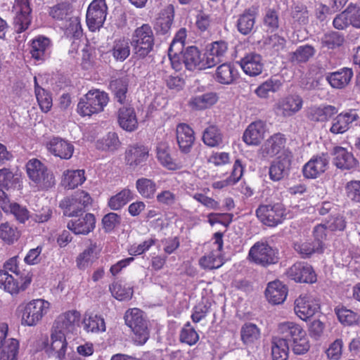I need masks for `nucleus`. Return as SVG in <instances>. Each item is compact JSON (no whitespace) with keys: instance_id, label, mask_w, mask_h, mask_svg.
<instances>
[{"instance_id":"f257e3e1","label":"nucleus","mask_w":360,"mask_h":360,"mask_svg":"<svg viewBox=\"0 0 360 360\" xmlns=\"http://www.w3.org/2000/svg\"><path fill=\"white\" fill-rule=\"evenodd\" d=\"M4 270H0V288L12 295L25 291L32 282V276L22 274L19 269L18 257H13L4 264Z\"/></svg>"},{"instance_id":"f03ea898","label":"nucleus","mask_w":360,"mask_h":360,"mask_svg":"<svg viewBox=\"0 0 360 360\" xmlns=\"http://www.w3.org/2000/svg\"><path fill=\"white\" fill-rule=\"evenodd\" d=\"M155 34L151 26L144 23L137 27L133 32L130 40L134 57L143 60L153 51Z\"/></svg>"},{"instance_id":"7ed1b4c3","label":"nucleus","mask_w":360,"mask_h":360,"mask_svg":"<svg viewBox=\"0 0 360 360\" xmlns=\"http://www.w3.org/2000/svg\"><path fill=\"white\" fill-rule=\"evenodd\" d=\"M26 173L30 181L39 190H48L55 185V178L45 164L37 158H32L25 165Z\"/></svg>"},{"instance_id":"20e7f679","label":"nucleus","mask_w":360,"mask_h":360,"mask_svg":"<svg viewBox=\"0 0 360 360\" xmlns=\"http://www.w3.org/2000/svg\"><path fill=\"white\" fill-rule=\"evenodd\" d=\"M108 101V94L98 89H91L80 98L77 110L82 117H90L102 112Z\"/></svg>"},{"instance_id":"39448f33","label":"nucleus","mask_w":360,"mask_h":360,"mask_svg":"<svg viewBox=\"0 0 360 360\" xmlns=\"http://www.w3.org/2000/svg\"><path fill=\"white\" fill-rule=\"evenodd\" d=\"M124 321L134 334V341L139 345H144L149 338V330L147 321L143 317V311L138 308L127 310Z\"/></svg>"},{"instance_id":"423d86ee","label":"nucleus","mask_w":360,"mask_h":360,"mask_svg":"<svg viewBox=\"0 0 360 360\" xmlns=\"http://www.w3.org/2000/svg\"><path fill=\"white\" fill-rule=\"evenodd\" d=\"M49 302L42 299H36L21 304V324L25 326H35L46 314L49 309Z\"/></svg>"},{"instance_id":"0eeeda50","label":"nucleus","mask_w":360,"mask_h":360,"mask_svg":"<svg viewBox=\"0 0 360 360\" xmlns=\"http://www.w3.org/2000/svg\"><path fill=\"white\" fill-rule=\"evenodd\" d=\"M256 216L264 225L276 227L286 218V210L281 203L262 204L257 208Z\"/></svg>"},{"instance_id":"6e6552de","label":"nucleus","mask_w":360,"mask_h":360,"mask_svg":"<svg viewBox=\"0 0 360 360\" xmlns=\"http://www.w3.org/2000/svg\"><path fill=\"white\" fill-rule=\"evenodd\" d=\"M249 261L262 266H268L278 262L276 251L267 243L258 241L250 249Z\"/></svg>"},{"instance_id":"1a4fd4ad","label":"nucleus","mask_w":360,"mask_h":360,"mask_svg":"<svg viewBox=\"0 0 360 360\" xmlns=\"http://www.w3.org/2000/svg\"><path fill=\"white\" fill-rule=\"evenodd\" d=\"M107 11L105 0L92 1L86 15V25L89 30L95 32L103 26L106 18Z\"/></svg>"},{"instance_id":"9d476101","label":"nucleus","mask_w":360,"mask_h":360,"mask_svg":"<svg viewBox=\"0 0 360 360\" xmlns=\"http://www.w3.org/2000/svg\"><path fill=\"white\" fill-rule=\"evenodd\" d=\"M8 333L7 323H0V360H17L19 352L20 343L15 338H9L6 340Z\"/></svg>"},{"instance_id":"9b49d317","label":"nucleus","mask_w":360,"mask_h":360,"mask_svg":"<svg viewBox=\"0 0 360 360\" xmlns=\"http://www.w3.org/2000/svg\"><path fill=\"white\" fill-rule=\"evenodd\" d=\"M183 63L188 70L195 71L210 68L205 52L202 53L194 46L183 51Z\"/></svg>"},{"instance_id":"f8f14e48","label":"nucleus","mask_w":360,"mask_h":360,"mask_svg":"<svg viewBox=\"0 0 360 360\" xmlns=\"http://www.w3.org/2000/svg\"><path fill=\"white\" fill-rule=\"evenodd\" d=\"M294 304V312L297 316L304 321L313 316L321 309L320 300L312 296H300Z\"/></svg>"},{"instance_id":"ddd939ff","label":"nucleus","mask_w":360,"mask_h":360,"mask_svg":"<svg viewBox=\"0 0 360 360\" xmlns=\"http://www.w3.org/2000/svg\"><path fill=\"white\" fill-rule=\"evenodd\" d=\"M88 241L89 245L75 259L76 266L82 271L91 267L98 260L102 251V247L97 242L91 239Z\"/></svg>"},{"instance_id":"4468645a","label":"nucleus","mask_w":360,"mask_h":360,"mask_svg":"<svg viewBox=\"0 0 360 360\" xmlns=\"http://www.w3.org/2000/svg\"><path fill=\"white\" fill-rule=\"evenodd\" d=\"M14 8L17 12L13 25L18 33H22L28 29L32 21L30 0H15Z\"/></svg>"},{"instance_id":"2eb2a0df","label":"nucleus","mask_w":360,"mask_h":360,"mask_svg":"<svg viewBox=\"0 0 360 360\" xmlns=\"http://www.w3.org/2000/svg\"><path fill=\"white\" fill-rule=\"evenodd\" d=\"M30 53L37 61H44L51 54V41L49 38L38 35L30 41Z\"/></svg>"},{"instance_id":"dca6fc26","label":"nucleus","mask_w":360,"mask_h":360,"mask_svg":"<svg viewBox=\"0 0 360 360\" xmlns=\"http://www.w3.org/2000/svg\"><path fill=\"white\" fill-rule=\"evenodd\" d=\"M359 119L356 110H349L338 114L331 121L329 131L333 134H344L349 129L352 124Z\"/></svg>"},{"instance_id":"f3484780","label":"nucleus","mask_w":360,"mask_h":360,"mask_svg":"<svg viewBox=\"0 0 360 360\" xmlns=\"http://www.w3.org/2000/svg\"><path fill=\"white\" fill-rule=\"evenodd\" d=\"M81 319V314L76 309L68 310L60 314L54 321L53 329L68 334L72 333Z\"/></svg>"},{"instance_id":"a211bd4d","label":"nucleus","mask_w":360,"mask_h":360,"mask_svg":"<svg viewBox=\"0 0 360 360\" xmlns=\"http://www.w3.org/2000/svg\"><path fill=\"white\" fill-rule=\"evenodd\" d=\"M285 143L286 139L283 134H274L262 145L259 153L264 158H273L285 148Z\"/></svg>"},{"instance_id":"6ab92c4d","label":"nucleus","mask_w":360,"mask_h":360,"mask_svg":"<svg viewBox=\"0 0 360 360\" xmlns=\"http://www.w3.org/2000/svg\"><path fill=\"white\" fill-rule=\"evenodd\" d=\"M176 137L180 151L190 153L195 140L193 129L188 124L179 123L176 128Z\"/></svg>"},{"instance_id":"aec40b11","label":"nucleus","mask_w":360,"mask_h":360,"mask_svg":"<svg viewBox=\"0 0 360 360\" xmlns=\"http://www.w3.org/2000/svg\"><path fill=\"white\" fill-rule=\"evenodd\" d=\"M66 335L67 334L60 332V330L52 329L51 344L48 349L49 356L58 360L65 359L68 349Z\"/></svg>"},{"instance_id":"412c9836","label":"nucleus","mask_w":360,"mask_h":360,"mask_svg":"<svg viewBox=\"0 0 360 360\" xmlns=\"http://www.w3.org/2000/svg\"><path fill=\"white\" fill-rule=\"evenodd\" d=\"M67 227L75 235H88L96 227V217L91 213H86L82 217L69 221Z\"/></svg>"},{"instance_id":"4be33fe9","label":"nucleus","mask_w":360,"mask_h":360,"mask_svg":"<svg viewBox=\"0 0 360 360\" xmlns=\"http://www.w3.org/2000/svg\"><path fill=\"white\" fill-rule=\"evenodd\" d=\"M266 131L264 122L257 120L250 123L243 135V141L249 146H258L264 139Z\"/></svg>"},{"instance_id":"5701e85b","label":"nucleus","mask_w":360,"mask_h":360,"mask_svg":"<svg viewBox=\"0 0 360 360\" xmlns=\"http://www.w3.org/2000/svg\"><path fill=\"white\" fill-rule=\"evenodd\" d=\"M240 77L238 70L232 63H224L215 70L214 79L221 84L229 85L235 83Z\"/></svg>"},{"instance_id":"b1692460","label":"nucleus","mask_w":360,"mask_h":360,"mask_svg":"<svg viewBox=\"0 0 360 360\" xmlns=\"http://www.w3.org/2000/svg\"><path fill=\"white\" fill-rule=\"evenodd\" d=\"M48 150L54 156L61 159H70L74 152L73 145L60 137H53L46 143Z\"/></svg>"},{"instance_id":"393cba45","label":"nucleus","mask_w":360,"mask_h":360,"mask_svg":"<svg viewBox=\"0 0 360 360\" xmlns=\"http://www.w3.org/2000/svg\"><path fill=\"white\" fill-rule=\"evenodd\" d=\"M238 63L244 73L250 77L260 75L264 68L262 58L256 53H247Z\"/></svg>"},{"instance_id":"a878e982","label":"nucleus","mask_w":360,"mask_h":360,"mask_svg":"<svg viewBox=\"0 0 360 360\" xmlns=\"http://www.w3.org/2000/svg\"><path fill=\"white\" fill-rule=\"evenodd\" d=\"M117 122L120 127L127 131L136 130L139 124L134 108L130 105L120 108L117 112Z\"/></svg>"},{"instance_id":"bb28decb","label":"nucleus","mask_w":360,"mask_h":360,"mask_svg":"<svg viewBox=\"0 0 360 360\" xmlns=\"http://www.w3.org/2000/svg\"><path fill=\"white\" fill-rule=\"evenodd\" d=\"M328 165L327 155L322 154L311 158L302 168L304 176L308 179H315L323 173Z\"/></svg>"},{"instance_id":"cd10ccee","label":"nucleus","mask_w":360,"mask_h":360,"mask_svg":"<svg viewBox=\"0 0 360 360\" xmlns=\"http://www.w3.org/2000/svg\"><path fill=\"white\" fill-rule=\"evenodd\" d=\"M83 329L86 333H100L106 330L103 317L94 311H86L82 320Z\"/></svg>"},{"instance_id":"c85d7f7f","label":"nucleus","mask_w":360,"mask_h":360,"mask_svg":"<svg viewBox=\"0 0 360 360\" xmlns=\"http://www.w3.org/2000/svg\"><path fill=\"white\" fill-rule=\"evenodd\" d=\"M267 300L273 304H282L288 295V288L280 281L269 282L265 290Z\"/></svg>"},{"instance_id":"c756f323","label":"nucleus","mask_w":360,"mask_h":360,"mask_svg":"<svg viewBox=\"0 0 360 360\" xmlns=\"http://www.w3.org/2000/svg\"><path fill=\"white\" fill-rule=\"evenodd\" d=\"M20 179L7 167L0 169V200L8 198L6 191L14 190L20 185Z\"/></svg>"},{"instance_id":"7c9ffc66","label":"nucleus","mask_w":360,"mask_h":360,"mask_svg":"<svg viewBox=\"0 0 360 360\" xmlns=\"http://www.w3.org/2000/svg\"><path fill=\"white\" fill-rule=\"evenodd\" d=\"M156 158L160 164L169 170H178L182 167V165L172 158L169 146L165 143H160L158 145Z\"/></svg>"},{"instance_id":"2f4dec72","label":"nucleus","mask_w":360,"mask_h":360,"mask_svg":"<svg viewBox=\"0 0 360 360\" xmlns=\"http://www.w3.org/2000/svg\"><path fill=\"white\" fill-rule=\"evenodd\" d=\"M227 50V43L224 41H217L211 44L210 47L205 51L210 68L223 60Z\"/></svg>"},{"instance_id":"473e14b6","label":"nucleus","mask_w":360,"mask_h":360,"mask_svg":"<svg viewBox=\"0 0 360 360\" xmlns=\"http://www.w3.org/2000/svg\"><path fill=\"white\" fill-rule=\"evenodd\" d=\"M352 77V70L349 68H343L336 72L329 73L326 77V80L332 87L342 89L349 84Z\"/></svg>"},{"instance_id":"72a5a7b5","label":"nucleus","mask_w":360,"mask_h":360,"mask_svg":"<svg viewBox=\"0 0 360 360\" xmlns=\"http://www.w3.org/2000/svg\"><path fill=\"white\" fill-rule=\"evenodd\" d=\"M338 112V109L331 105H321L310 108L309 117L311 121L324 122L330 120Z\"/></svg>"},{"instance_id":"f704fd0d","label":"nucleus","mask_w":360,"mask_h":360,"mask_svg":"<svg viewBox=\"0 0 360 360\" xmlns=\"http://www.w3.org/2000/svg\"><path fill=\"white\" fill-rule=\"evenodd\" d=\"M309 22V13L307 7L302 4L297 5L294 7V30L300 27L297 30L301 34V37L297 34V40L302 41L307 38V32L304 26Z\"/></svg>"},{"instance_id":"c9c22d12","label":"nucleus","mask_w":360,"mask_h":360,"mask_svg":"<svg viewBox=\"0 0 360 360\" xmlns=\"http://www.w3.org/2000/svg\"><path fill=\"white\" fill-rule=\"evenodd\" d=\"M291 165L288 156L278 157L269 168V177L273 181H279L288 174Z\"/></svg>"},{"instance_id":"e433bc0d","label":"nucleus","mask_w":360,"mask_h":360,"mask_svg":"<svg viewBox=\"0 0 360 360\" xmlns=\"http://www.w3.org/2000/svg\"><path fill=\"white\" fill-rule=\"evenodd\" d=\"M148 158V149L143 145H134L126 152L125 160L131 167H136L146 161Z\"/></svg>"},{"instance_id":"4c0bfd02","label":"nucleus","mask_w":360,"mask_h":360,"mask_svg":"<svg viewBox=\"0 0 360 360\" xmlns=\"http://www.w3.org/2000/svg\"><path fill=\"white\" fill-rule=\"evenodd\" d=\"M333 155V163L338 168L349 169L356 165L353 155L342 147H335Z\"/></svg>"},{"instance_id":"58836bf2","label":"nucleus","mask_w":360,"mask_h":360,"mask_svg":"<svg viewBox=\"0 0 360 360\" xmlns=\"http://www.w3.org/2000/svg\"><path fill=\"white\" fill-rule=\"evenodd\" d=\"M294 266V281L306 283H314L316 281V274L311 265L307 263H297Z\"/></svg>"},{"instance_id":"ea45409f","label":"nucleus","mask_w":360,"mask_h":360,"mask_svg":"<svg viewBox=\"0 0 360 360\" xmlns=\"http://www.w3.org/2000/svg\"><path fill=\"white\" fill-rule=\"evenodd\" d=\"M136 188L143 198L152 200L156 195L158 186L154 180L141 177L136 181Z\"/></svg>"},{"instance_id":"a19ab883","label":"nucleus","mask_w":360,"mask_h":360,"mask_svg":"<svg viewBox=\"0 0 360 360\" xmlns=\"http://www.w3.org/2000/svg\"><path fill=\"white\" fill-rule=\"evenodd\" d=\"M0 206L5 212L13 214L20 223H24L29 219L28 210L17 202H11L9 197L0 200Z\"/></svg>"},{"instance_id":"79ce46f5","label":"nucleus","mask_w":360,"mask_h":360,"mask_svg":"<svg viewBox=\"0 0 360 360\" xmlns=\"http://www.w3.org/2000/svg\"><path fill=\"white\" fill-rule=\"evenodd\" d=\"M130 41L124 37L116 39L110 49V53L116 61L123 62L130 55Z\"/></svg>"},{"instance_id":"37998d69","label":"nucleus","mask_w":360,"mask_h":360,"mask_svg":"<svg viewBox=\"0 0 360 360\" xmlns=\"http://www.w3.org/2000/svg\"><path fill=\"white\" fill-rule=\"evenodd\" d=\"M86 180L84 169L70 170L63 172L62 183L68 189H74L82 185Z\"/></svg>"},{"instance_id":"c03bdc74","label":"nucleus","mask_w":360,"mask_h":360,"mask_svg":"<svg viewBox=\"0 0 360 360\" xmlns=\"http://www.w3.org/2000/svg\"><path fill=\"white\" fill-rule=\"evenodd\" d=\"M310 347L306 332L300 326L294 323V354H303Z\"/></svg>"},{"instance_id":"a18cd8bd","label":"nucleus","mask_w":360,"mask_h":360,"mask_svg":"<svg viewBox=\"0 0 360 360\" xmlns=\"http://www.w3.org/2000/svg\"><path fill=\"white\" fill-rule=\"evenodd\" d=\"M218 101V96L216 93H206L201 96L192 97L188 102V105L195 110L207 109Z\"/></svg>"},{"instance_id":"49530a36","label":"nucleus","mask_w":360,"mask_h":360,"mask_svg":"<svg viewBox=\"0 0 360 360\" xmlns=\"http://www.w3.org/2000/svg\"><path fill=\"white\" fill-rule=\"evenodd\" d=\"M261 331L258 326L252 323H245L240 329V339L245 345H252L260 339Z\"/></svg>"},{"instance_id":"de8ad7c7","label":"nucleus","mask_w":360,"mask_h":360,"mask_svg":"<svg viewBox=\"0 0 360 360\" xmlns=\"http://www.w3.org/2000/svg\"><path fill=\"white\" fill-rule=\"evenodd\" d=\"M223 264L224 258L222 254L212 250L201 257L199 259V265L203 269H217Z\"/></svg>"},{"instance_id":"09e8293b","label":"nucleus","mask_w":360,"mask_h":360,"mask_svg":"<svg viewBox=\"0 0 360 360\" xmlns=\"http://www.w3.org/2000/svg\"><path fill=\"white\" fill-rule=\"evenodd\" d=\"M202 139L210 147H220L223 144V134L216 125L207 127L203 132Z\"/></svg>"},{"instance_id":"8fccbe9b","label":"nucleus","mask_w":360,"mask_h":360,"mask_svg":"<svg viewBox=\"0 0 360 360\" xmlns=\"http://www.w3.org/2000/svg\"><path fill=\"white\" fill-rule=\"evenodd\" d=\"M255 23V13L251 9H246L238 16L237 28L240 33L246 35L251 32Z\"/></svg>"},{"instance_id":"3c124183","label":"nucleus","mask_w":360,"mask_h":360,"mask_svg":"<svg viewBox=\"0 0 360 360\" xmlns=\"http://www.w3.org/2000/svg\"><path fill=\"white\" fill-rule=\"evenodd\" d=\"M283 86L281 79L271 77L262 82L255 90V94L261 98H266L270 92L275 93L280 90Z\"/></svg>"},{"instance_id":"603ef678","label":"nucleus","mask_w":360,"mask_h":360,"mask_svg":"<svg viewBox=\"0 0 360 360\" xmlns=\"http://www.w3.org/2000/svg\"><path fill=\"white\" fill-rule=\"evenodd\" d=\"M174 16V8L172 5L167 6L158 18L156 30L162 34H167L173 23Z\"/></svg>"},{"instance_id":"864d4df0","label":"nucleus","mask_w":360,"mask_h":360,"mask_svg":"<svg viewBox=\"0 0 360 360\" xmlns=\"http://www.w3.org/2000/svg\"><path fill=\"white\" fill-rule=\"evenodd\" d=\"M34 93L39 105V108L43 112H48L52 107V96L51 94L44 88L41 87L36 77H34Z\"/></svg>"},{"instance_id":"5fc2aeb1","label":"nucleus","mask_w":360,"mask_h":360,"mask_svg":"<svg viewBox=\"0 0 360 360\" xmlns=\"http://www.w3.org/2000/svg\"><path fill=\"white\" fill-rule=\"evenodd\" d=\"M134 199V194L129 188H124L108 200V206L112 210H118Z\"/></svg>"},{"instance_id":"6e6d98bb","label":"nucleus","mask_w":360,"mask_h":360,"mask_svg":"<svg viewBox=\"0 0 360 360\" xmlns=\"http://www.w3.org/2000/svg\"><path fill=\"white\" fill-rule=\"evenodd\" d=\"M20 235L18 229L8 222L2 223L0 225V239L8 245H12L18 241Z\"/></svg>"},{"instance_id":"4d7b16f0","label":"nucleus","mask_w":360,"mask_h":360,"mask_svg":"<svg viewBox=\"0 0 360 360\" xmlns=\"http://www.w3.org/2000/svg\"><path fill=\"white\" fill-rule=\"evenodd\" d=\"M110 89L115 98L120 104L124 103L128 91V81L126 78H117L110 82Z\"/></svg>"},{"instance_id":"13d9d810","label":"nucleus","mask_w":360,"mask_h":360,"mask_svg":"<svg viewBox=\"0 0 360 360\" xmlns=\"http://www.w3.org/2000/svg\"><path fill=\"white\" fill-rule=\"evenodd\" d=\"M288 345L283 338H275L272 341L271 355L273 360H287L288 357Z\"/></svg>"},{"instance_id":"bf43d9fd","label":"nucleus","mask_w":360,"mask_h":360,"mask_svg":"<svg viewBox=\"0 0 360 360\" xmlns=\"http://www.w3.org/2000/svg\"><path fill=\"white\" fill-rule=\"evenodd\" d=\"M200 339L199 334L191 326L189 321H187L180 330L179 341L189 346L195 345Z\"/></svg>"},{"instance_id":"052dcab7","label":"nucleus","mask_w":360,"mask_h":360,"mask_svg":"<svg viewBox=\"0 0 360 360\" xmlns=\"http://www.w3.org/2000/svg\"><path fill=\"white\" fill-rule=\"evenodd\" d=\"M72 12L71 4L67 1L58 3L50 8V16L56 20H67Z\"/></svg>"},{"instance_id":"680f3d73","label":"nucleus","mask_w":360,"mask_h":360,"mask_svg":"<svg viewBox=\"0 0 360 360\" xmlns=\"http://www.w3.org/2000/svg\"><path fill=\"white\" fill-rule=\"evenodd\" d=\"M112 295L119 301H127L131 300L134 294L132 288L122 285L118 282H114L109 286Z\"/></svg>"},{"instance_id":"e2e57ef3","label":"nucleus","mask_w":360,"mask_h":360,"mask_svg":"<svg viewBox=\"0 0 360 360\" xmlns=\"http://www.w3.org/2000/svg\"><path fill=\"white\" fill-rule=\"evenodd\" d=\"M121 143L115 132H109L97 142V148L103 150L115 151L120 147Z\"/></svg>"},{"instance_id":"0e129e2a","label":"nucleus","mask_w":360,"mask_h":360,"mask_svg":"<svg viewBox=\"0 0 360 360\" xmlns=\"http://www.w3.org/2000/svg\"><path fill=\"white\" fill-rule=\"evenodd\" d=\"M72 200L74 199L71 196H68L60 202V207L63 209V214L69 217L77 216L84 211L83 207H80L77 202Z\"/></svg>"},{"instance_id":"69168bd1","label":"nucleus","mask_w":360,"mask_h":360,"mask_svg":"<svg viewBox=\"0 0 360 360\" xmlns=\"http://www.w3.org/2000/svg\"><path fill=\"white\" fill-rule=\"evenodd\" d=\"M264 44L271 54H278L285 49L286 40L277 34H272L266 39Z\"/></svg>"},{"instance_id":"338daca9","label":"nucleus","mask_w":360,"mask_h":360,"mask_svg":"<svg viewBox=\"0 0 360 360\" xmlns=\"http://www.w3.org/2000/svg\"><path fill=\"white\" fill-rule=\"evenodd\" d=\"M211 310V303L204 302L203 300L198 302L193 307L191 319L194 323H198L204 320L210 314Z\"/></svg>"},{"instance_id":"774afa93","label":"nucleus","mask_w":360,"mask_h":360,"mask_svg":"<svg viewBox=\"0 0 360 360\" xmlns=\"http://www.w3.org/2000/svg\"><path fill=\"white\" fill-rule=\"evenodd\" d=\"M335 312L340 322L345 326L356 324L360 318L357 313L345 307L335 308Z\"/></svg>"}]
</instances>
